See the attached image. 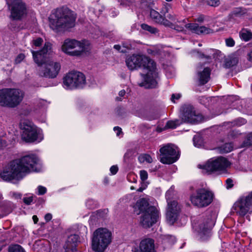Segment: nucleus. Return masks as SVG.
Returning a JSON list of instances; mask_svg holds the SVG:
<instances>
[{
  "mask_svg": "<svg viewBox=\"0 0 252 252\" xmlns=\"http://www.w3.org/2000/svg\"><path fill=\"white\" fill-rule=\"evenodd\" d=\"M198 46H202V44H201V43H199V44H198Z\"/></svg>",
  "mask_w": 252,
  "mask_h": 252,
  "instance_id": "0e129e2a",
  "label": "nucleus"
},
{
  "mask_svg": "<svg viewBox=\"0 0 252 252\" xmlns=\"http://www.w3.org/2000/svg\"><path fill=\"white\" fill-rule=\"evenodd\" d=\"M25 58V55L23 54H20L15 59V62L16 64L20 63Z\"/></svg>",
  "mask_w": 252,
  "mask_h": 252,
  "instance_id": "a19ab883",
  "label": "nucleus"
},
{
  "mask_svg": "<svg viewBox=\"0 0 252 252\" xmlns=\"http://www.w3.org/2000/svg\"><path fill=\"white\" fill-rule=\"evenodd\" d=\"M60 69V64L50 60L39 67L38 74L41 77L53 79L57 76Z\"/></svg>",
  "mask_w": 252,
  "mask_h": 252,
  "instance_id": "f8f14e48",
  "label": "nucleus"
},
{
  "mask_svg": "<svg viewBox=\"0 0 252 252\" xmlns=\"http://www.w3.org/2000/svg\"><path fill=\"white\" fill-rule=\"evenodd\" d=\"M244 144L245 146L252 145V132L247 135V138L244 142Z\"/></svg>",
  "mask_w": 252,
  "mask_h": 252,
  "instance_id": "c9c22d12",
  "label": "nucleus"
},
{
  "mask_svg": "<svg viewBox=\"0 0 252 252\" xmlns=\"http://www.w3.org/2000/svg\"><path fill=\"white\" fill-rule=\"evenodd\" d=\"M239 61V56L236 54H232L228 56L224 60V66L225 68H230L236 65Z\"/></svg>",
  "mask_w": 252,
  "mask_h": 252,
  "instance_id": "393cba45",
  "label": "nucleus"
},
{
  "mask_svg": "<svg viewBox=\"0 0 252 252\" xmlns=\"http://www.w3.org/2000/svg\"><path fill=\"white\" fill-rule=\"evenodd\" d=\"M22 130V139L27 142H40L43 136L40 129L36 127L32 122L24 120L20 123Z\"/></svg>",
  "mask_w": 252,
  "mask_h": 252,
  "instance_id": "39448f33",
  "label": "nucleus"
},
{
  "mask_svg": "<svg viewBox=\"0 0 252 252\" xmlns=\"http://www.w3.org/2000/svg\"><path fill=\"white\" fill-rule=\"evenodd\" d=\"M50 21L53 30L65 31L75 26L76 16L73 12L66 7L57 9Z\"/></svg>",
  "mask_w": 252,
  "mask_h": 252,
  "instance_id": "7ed1b4c3",
  "label": "nucleus"
},
{
  "mask_svg": "<svg viewBox=\"0 0 252 252\" xmlns=\"http://www.w3.org/2000/svg\"><path fill=\"white\" fill-rule=\"evenodd\" d=\"M233 148V145L231 143H226L222 146L219 147L217 149L220 153H227L231 152Z\"/></svg>",
  "mask_w": 252,
  "mask_h": 252,
  "instance_id": "c85d7f7f",
  "label": "nucleus"
},
{
  "mask_svg": "<svg viewBox=\"0 0 252 252\" xmlns=\"http://www.w3.org/2000/svg\"><path fill=\"white\" fill-rule=\"evenodd\" d=\"M213 194L204 188L199 189L196 191V194L191 196L192 204L198 207L202 208L208 206L213 201Z\"/></svg>",
  "mask_w": 252,
  "mask_h": 252,
  "instance_id": "1a4fd4ad",
  "label": "nucleus"
},
{
  "mask_svg": "<svg viewBox=\"0 0 252 252\" xmlns=\"http://www.w3.org/2000/svg\"><path fill=\"white\" fill-rule=\"evenodd\" d=\"M134 252H138V250H137V251H135Z\"/></svg>",
  "mask_w": 252,
  "mask_h": 252,
  "instance_id": "338daca9",
  "label": "nucleus"
},
{
  "mask_svg": "<svg viewBox=\"0 0 252 252\" xmlns=\"http://www.w3.org/2000/svg\"><path fill=\"white\" fill-rule=\"evenodd\" d=\"M159 152L160 161L163 164H172L179 158V154L176 147L172 144H167L161 147Z\"/></svg>",
  "mask_w": 252,
  "mask_h": 252,
  "instance_id": "9b49d317",
  "label": "nucleus"
},
{
  "mask_svg": "<svg viewBox=\"0 0 252 252\" xmlns=\"http://www.w3.org/2000/svg\"><path fill=\"white\" fill-rule=\"evenodd\" d=\"M141 27L143 30L147 31L151 34H156L157 33H158L159 32L158 29L146 24H142L141 25Z\"/></svg>",
  "mask_w": 252,
  "mask_h": 252,
  "instance_id": "c756f323",
  "label": "nucleus"
},
{
  "mask_svg": "<svg viewBox=\"0 0 252 252\" xmlns=\"http://www.w3.org/2000/svg\"><path fill=\"white\" fill-rule=\"evenodd\" d=\"M111 241V233L106 228L95 230L92 238V248L94 252H104Z\"/></svg>",
  "mask_w": 252,
  "mask_h": 252,
  "instance_id": "20e7f679",
  "label": "nucleus"
},
{
  "mask_svg": "<svg viewBox=\"0 0 252 252\" xmlns=\"http://www.w3.org/2000/svg\"><path fill=\"white\" fill-rule=\"evenodd\" d=\"M52 218V216L51 214L48 213L45 215L44 217V219L46 220V221H50Z\"/></svg>",
  "mask_w": 252,
  "mask_h": 252,
  "instance_id": "864d4df0",
  "label": "nucleus"
},
{
  "mask_svg": "<svg viewBox=\"0 0 252 252\" xmlns=\"http://www.w3.org/2000/svg\"><path fill=\"white\" fill-rule=\"evenodd\" d=\"M43 42V39L41 37H38L35 39L32 40V44L36 47H39Z\"/></svg>",
  "mask_w": 252,
  "mask_h": 252,
  "instance_id": "58836bf2",
  "label": "nucleus"
},
{
  "mask_svg": "<svg viewBox=\"0 0 252 252\" xmlns=\"http://www.w3.org/2000/svg\"><path fill=\"white\" fill-rule=\"evenodd\" d=\"M78 241V236L77 235L73 234L68 236L64 245L66 252H76Z\"/></svg>",
  "mask_w": 252,
  "mask_h": 252,
  "instance_id": "5701e85b",
  "label": "nucleus"
},
{
  "mask_svg": "<svg viewBox=\"0 0 252 252\" xmlns=\"http://www.w3.org/2000/svg\"><path fill=\"white\" fill-rule=\"evenodd\" d=\"M202 68L201 64H199L197 67V77L200 85H203L206 84L210 78V69L209 67H205L202 70Z\"/></svg>",
  "mask_w": 252,
  "mask_h": 252,
  "instance_id": "aec40b11",
  "label": "nucleus"
},
{
  "mask_svg": "<svg viewBox=\"0 0 252 252\" xmlns=\"http://www.w3.org/2000/svg\"><path fill=\"white\" fill-rule=\"evenodd\" d=\"M7 4L10 9V18L20 20L27 14V7L22 0H7Z\"/></svg>",
  "mask_w": 252,
  "mask_h": 252,
  "instance_id": "9d476101",
  "label": "nucleus"
},
{
  "mask_svg": "<svg viewBox=\"0 0 252 252\" xmlns=\"http://www.w3.org/2000/svg\"><path fill=\"white\" fill-rule=\"evenodd\" d=\"M123 47L126 48L128 50H131L133 48L132 45L130 43L125 42L123 43Z\"/></svg>",
  "mask_w": 252,
  "mask_h": 252,
  "instance_id": "8fccbe9b",
  "label": "nucleus"
},
{
  "mask_svg": "<svg viewBox=\"0 0 252 252\" xmlns=\"http://www.w3.org/2000/svg\"><path fill=\"white\" fill-rule=\"evenodd\" d=\"M150 17L157 23L163 25L165 26H171L172 25L171 22H169L168 19L163 17V16L161 15L158 12L154 9H152L150 11Z\"/></svg>",
  "mask_w": 252,
  "mask_h": 252,
  "instance_id": "b1692460",
  "label": "nucleus"
},
{
  "mask_svg": "<svg viewBox=\"0 0 252 252\" xmlns=\"http://www.w3.org/2000/svg\"><path fill=\"white\" fill-rule=\"evenodd\" d=\"M32 219H33V220L34 223H36L38 220V219L37 217L35 215L33 216Z\"/></svg>",
  "mask_w": 252,
  "mask_h": 252,
  "instance_id": "4d7b16f0",
  "label": "nucleus"
},
{
  "mask_svg": "<svg viewBox=\"0 0 252 252\" xmlns=\"http://www.w3.org/2000/svg\"><path fill=\"white\" fill-rule=\"evenodd\" d=\"M185 27L186 29L198 34H209L213 32V30L205 26H199L196 23L186 24Z\"/></svg>",
  "mask_w": 252,
  "mask_h": 252,
  "instance_id": "412c9836",
  "label": "nucleus"
},
{
  "mask_svg": "<svg viewBox=\"0 0 252 252\" xmlns=\"http://www.w3.org/2000/svg\"><path fill=\"white\" fill-rule=\"evenodd\" d=\"M251 195H252V191L251 192Z\"/></svg>",
  "mask_w": 252,
  "mask_h": 252,
  "instance_id": "774afa93",
  "label": "nucleus"
},
{
  "mask_svg": "<svg viewBox=\"0 0 252 252\" xmlns=\"http://www.w3.org/2000/svg\"><path fill=\"white\" fill-rule=\"evenodd\" d=\"M9 252H25L23 248L19 245L10 246L8 249Z\"/></svg>",
  "mask_w": 252,
  "mask_h": 252,
  "instance_id": "473e14b6",
  "label": "nucleus"
},
{
  "mask_svg": "<svg viewBox=\"0 0 252 252\" xmlns=\"http://www.w3.org/2000/svg\"><path fill=\"white\" fill-rule=\"evenodd\" d=\"M241 38L245 41H248L252 38V32L246 29H243L239 33Z\"/></svg>",
  "mask_w": 252,
  "mask_h": 252,
  "instance_id": "cd10ccee",
  "label": "nucleus"
},
{
  "mask_svg": "<svg viewBox=\"0 0 252 252\" xmlns=\"http://www.w3.org/2000/svg\"><path fill=\"white\" fill-rule=\"evenodd\" d=\"M86 83L84 75L78 71H71L65 77L63 83L67 88H82Z\"/></svg>",
  "mask_w": 252,
  "mask_h": 252,
  "instance_id": "ddd939ff",
  "label": "nucleus"
},
{
  "mask_svg": "<svg viewBox=\"0 0 252 252\" xmlns=\"http://www.w3.org/2000/svg\"><path fill=\"white\" fill-rule=\"evenodd\" d=\"M226 45L229 47H232L235 44L234 40L231 38H227L225 39Z\"/></svg>",
  "mask_w": 252,
  "mask_h": 252,
  "instance_id": "79ce46f5",
  "label": "nucleus"
},
{
  "mask_svg": "<svg viewBox=\"0 0 252 252\" xmlns=\"http://www.w3.org/2000/svg\"><path fill=\"white\" fill-rule=\"evenodd\" d=\"M32 53L34 61L40 67L47 62V61L50 60L49 57L53 53L52 44L49 42H46L41 50L38 51L32 50Z\"/></svg>",
  "mask_w": 252,
  "mask_h": 252,
  "instance_id": "4468645a",
  "label": "nucleus"
},
{
  "mask_svg": "<svg viewBox=\"0 0 252 252\" xmlns=\"http://www.w3.org/2000/svg\"><path fill=\"white\" fill-rule=\"evenodd\" d=\"M198 117L191 105H185L182 107L180 118L183 123H195L198 121Z\"/></svg>",
  "mask_w": 252,
  "mask_h": 252,
  "instance_id": "6ab92c4d",
  "label": "nucleus"
},
{
  "mask_svg": "<svg viewBox=\"0 0 252 252\" xmlns=\"http://www.w3.org/2000/svg\"><path fill=\"white\" fill-rule=\"evenodd\" d=\"M139 252H156L155 241L151 238H145L141 241L139 246Z\"/></svg>",
  "mask_w": 252,
  "mask_h": 252,
  "instance_id": "4be33fe9",
  "label": "nucleus"
},
{
  "mask_svg": "<svg viewBox=\"0 0 252 252\" xmlns=\"http://www.w3.org/2000/svg\"><path fill=\"white\" fill-rule=\"evenodd\" d=\"M126 63L127 67L131 70L140 67L147 70L146 74H141L143 81L139 84L140 86L147 89L156 87L158 73L156 63L153 60L144 55L134 54L127 57Z\"/></svg>",
  "mask_w": 252,
  "mask_h": 252,
  "instance_id": "f03ea898",
  "label": "nucleus"
},
{
  "mask_svg": "<svg viewBox=\"0 0 252 252\" xmlns=\"http://www.w3.org/2000/svg\"><path fill=\"white\" fill-rule=\"evenodd\" d=\"M246 123V120L243 118H239L236 121V125L239 126L244 125Z\"/></svg>",
  "mask_w": 252,
  "mask_h": 252,
  "instance_id": "a18cd8bd",
  "label": "nucleus"
},
{
  "mask_svg": "<svg viewBox=\"0 0 252 252\" xmlns=\"http://www.w3.org/2000/svg\"><path fill=\"white\" fill-rule=\"evenodd\" d=\"M249 60L252 62V50L248 54Z\"/></svg>",
  "mask_w": 252,
  "mask_h": 252,
  "instance_id": "13d9d810",
  "label": "nucleus"
},
{
  "mask_svg": "<svg viewBox=\"0 0 252 252\" xmlns=\"http://www.w3.org/2000/svg\"><path fill=\"white\" fill-rule=\"evenodd\" d=\"M143 190V189L142 188H139L137 189V191H139V192H142Z\"/></svg>",
  "mask_w": 252,
  "mask_h": 252,
  "instance_id": "680f3d73",
  "label": "nucleus"
},
{
  "mask_svg": "<svg viewBox=\"0 0 252 252\" xmlns=\"http://www.w3.org/2000/svg\"><path fill=\"white\" fill-rule=\"evenodd\" d=\"M46 188L39 186L38 187V195H43L46 192Z\"/></svg>",
  "mask_w": 252,
  "mask_h": 252,
  "instance_id": "37998d69",
  "label": "nucleus"
},
{
  "mask_svg": "<svg viewBox=\"0 0 252 252\" xmlns=\"http://www.w3.org/2000/svg\"><path fill=\"white\" fill-rule=\"evenodd\" d=\"M110 172L113 175L116 174V173L118 172V167L116 165H113L111 166V167L110 169Z\"/></svg>",
  "mask_w": 252,
  "mask_h": 252,
  "instance_id": "09e8293b",
  "label": "nucleus"
},
{
  "mask_svg": "<svg viewBox=\"0 0 252 252\" xmlns=\"http://www.w3.org/2000/svg\"><path fill=\"white\" fill-rule=\"evenodd\" d=\"M136 206L142 214L145 213L152 206L149 205L148 201L145 198H141L138 200Z\"/></svg>",
  "mask_w": 252,
  "mask_h": 252,
  "instance_id": "bb28decb",
  "label": "nucleus"
},
{
  "mask_svg": "<svg viewBox=\"0 0 252 252\" xmlns=\"http://www.w3.org/2000/svg\"><path fill=\"white\" fill-rule=\"evenodd\" d=\"M171 24L172 25L171 26H168L172 29H174L179 32H183L184 30V28L182 25H176L171 22Z\"/></svg>",
  "mask_w": 252,
  "mask_h": 252,
  "instance_id": "e433bc0d",
  "label": "nucleus"
},
{
  "mask_svg": "<svg viewBox=\"0 0 252 252\" xmlns=\"http://www.w3.org/2000/svg\"><path fill=\"white\" fill-rule=\"evenodd\" d=\"M159 211L155 207L151 206L145 213L142 214L140 223L144 228H149L156 223L159 219Z\"/></svg>",
  "mask_w": 252,
  "mask_h": 252,
  "instance_id": "f3484780",
  "label": "nucleus"
},
{
  "mask_svg": "<svg viewBox=\"0 0 252 252\" xmlns=\"http://www.w3.org/2000/svg\"><path fill=\"white\" fill-rule=\"evenodd\" d=\"M140 176L141 180L144 182L148 178V173L146 170H142L140 171Z\"/></svg>",
  "mask_w": 252,
  "mask_h": 252,
  "instance_id": "4c0bfd02",
  "label": "nucleus"
},
{
  "mask_svg": "<svg viewBox=\"0 0 252 252\" xmlns=\"http://www.w3.org/2000/svg\"><path fill=\"white\" fill-rule=\"evenodd\" d=\"M140 162H143L146 161L148 163H151L153 161L152 157L148 154L141 155L139 157Z\"/></svg>",
  "mask_w": 252,
  "mask_h": 252,
  "instance_id": "72a5a7b5",
  "label": "nucleus"
},
{
  "mask_svg": "<svg viewBox=\"0 0 252 252\" xmlns=\"http://www.w3.org/2000/svg\"><path fill=\"white\" fill-rule=\"evenodd\" d=\"M39 159L34 155H26L11 161L6 169L0 174L5 181L20 180L32 172L38 171Z\"/></svg>",
  "mask_w": 252,
  "mask_h": 252,
  "instance_id": "f257e3e1",
  "label": "nucleus"
},
{
  "mask_svg": "<svg viewBox=\"0 0 252 252\" xmlns=\"http://www.w3.org/2000/svg\"><path fill=\"white\" fill-rule=\"evenodd\" d=\"M114 48L118 51H120V49L121 48V47L119 45H115L114 46Z\"/></svg>",
  "mask_w": 252,
  "mask_h": 252,
  "instance_id": "bf43d9fd",
  "label": "nucleus"
},
{
  "mask_svg": "<svg viewBox=\"0 0 252 252\" xmlns=\"http://www.w3.org/2000/svg\"><path fill=\"white\" fill-rule=\"evenodd\" d=\"M180 97H181V95L180 94H173L172 95L171 100H172V101H174V99H178L180 98Z\"/></svg>",
  "mask_w": 252,
  "mask_h": 252,
  "instance_id": "5fc2aeb1",
  "label": "nucleus"
},
{
  "mask_svg": "<svg viewBox=\"0 0 252 252\" xmlns=\"http://www.w3.org/2000/svg\"><path fill=\"white\" fill-rule=\"evenodd\" d=\"M165 18H166L168 19V21L172 23H174L176 24L177 22L180 23L179 21L176 18V15L174 14H172L171 13H168L166 15H164V17Z\"/></svg>",
  "mask_w": 252,
  "mask_h": 252,
  "instance_id": "f704fd0d",
  "label": "nucleus"
},
{
  "mask_svg": "<svg viewBox=\"0 0 252 252\" xmlns=\"http://www.w3.org/2000/svg\"><path fill=\"white\" fill-rule=\"evenodd\" d=\"M114 130L117 132V136H119L120 133L122 132V129L119 126L114 127Z\"/></svg>",
  "mask_w": 252,
  "mask_h": 252,
  "instance_id": "603ef678",
  "label": "nucleus"
},
{
  "mask_svg": "<svg viewBox=\"0 0 252 252\" xmlns=\"http://www.w3.org/2000/svg\"><path fill=\"white\" fill-rule=\"evenodd\" d=\"M121 52H124H124H126V51L125 50H122V51H121Z\"/></svg>",
  "mask_w": 252,
  "mask_h": 252,
  "instance_id": "e2e57ef3",
  "label": "nucleus"
},
{
  "mask_svg": "<svg viewBox=\"0 0 252 252\" xmlns=\"http://www.w3.org/2000/svg\"><path fill=\"white\" fill-rule=\"evenodd\" d=\"M226 188L227 189L232 188L233 186V181L232 179L228 178L226 180Z\"/></svg>",
  "mask_w": 252,
  "mask_h": 252,
  "instance_id": "c03bdc74",
  "label": "nucleus"
},
{
  "mask_svg": "<svg viewBox=\"0 0 252 252\" xmlns=\"http://www.w3.org/2000/svg\"><path fill=\"white\" fill-rule=\"evenodd\" d=\"M197 54V56L200 59H205L206 60L207 63H210L212 60V55L215 58V55L218 51L213 49H210L207 50V53L208 55L199 52L198 51H195Z\"/></svg>",
  "mask_w": 252,
  "mask_h": 252,
  "instance_id": "a878e982",
  "label": "nucleus"
},
{
  "mask_svg": "<svg viewBox=\"0 0 252 252\" xmlns=\"http://www.w3.org/2000/svg\"><path fill=\"white\" fill-rule=\"evenodd\" d=\"M5 145V142L0 139V148L2 147Z\"/></svg>",
  "mask_w": 252,
  "mask_h": 252,
  "instance_id": "052dcab7",
  "label": "nucleus"
},
{
  "mask_svg": "<svg viewBox=\"0 0 252 252\" xmlns=\"http://www.w3.org/2000/svg\"><path fill=\"white\" fill-rule=\"evenodd\" d=\"M174 191L172 189L168 190L165 197L168 203L166 219L168 223L172 225L178 220L180 212V207L178 203L173 200Z\"/></svg>",
  "mask_w": 252,
  "mask_h": 252,
  "instance_id": "0eeeda50",
  "label": "nucleus"
},
{
  "mask_svg": "<svg viewBox=\"0 0 252 252\" xmlns=\"http://www.w3.org/2000/svg\"><path fill=\"white\" fill-rule=\"evenodd\" d=\"M126 94V91L124 90H122L119 93V96H117L116 99L118 101H122L121 97H123Z\"/></svg>",
  "mask_w": 252,
  "mask_h": 252,
  "instance_id": "49530a36",
  "label": "nucleus"
},
{
  "mask_svg": "<svg viewBox=\"0 0 252 252\" xmlns=\"http://www.w3.org/2000/svg\"><path fill=\"white\" fill-rule=\"evenodd\" d=\"M12 196L16 199L21 198V194H20V193H16V192H13Z\"/></svg>",
  "mask_w": 252,
  "mask_h": 252,
  "instance_id": "6e6d98bb",
  "label": "nucleus"
},
{
  "mask_svg": "<svg viewBox=\"0 0 252 252\" xmlns=\"http://www.w3.org/2000/svg\"><path fill=\"white\" fill-rule=\"evenodd\" d=\"M230 165L226 158L220 157L214 160H209L205 164H199L198 167L202 169L204 174H211L215 171L225 169Z\"/></svg>",
  "mask_w": 252,
  "mask_h": 252,
  "instance_id": "6e6552de",
  "label": "nucleus"
},
{
  "mask_svg": "<svg viewBox=\"0 0 252 252\" xmlns=\"http://www.w3.org/2000/svg\"><path fill=\"white\" fill-rule=\"evenodd\" d=\"M204 20V16L202 15H199L198 17L194 19L195 21L201 23Z\"/></svg>",
  "mask_w": 252,
  "mask_h": 252,
  "instance_id": "3c124183",
  "label": "nucleus"
},
{
  "mask_svg": "<svg viewBox=\"0 0 252 252\" xmlns=\"http://www.w3.org/2000/svg\"><path fill=\"white\" fill-rule=\"evenodd\" d=\"M207 3L211 6H217L220 2L219 0H207Z\"/></svg>",
  "mask_w": 252,
  "mask_h": 252,
  "instance_id": "ea45409f",
  "label": "nucleus"
},
{
  "mask_svg": "<svg viewBox=\"0 0 252 252\" xmlns=\"http://www.w3.org/2000/svg\"><path fill=\"white\" fill-rule=\"evenodd\" d=\"M192 221L193 228L200 234L204 235L208 234L215 225V220L212 219L210 215L199 221L193 220Z\"/></svg>",
  "mask_w": 252,
  "mask_h": 252,
  "instance_id": "dca6fc26",
  "label": "nucleus"
},
{
  "mask_svg": "<svg viewBox=\"0 0 252 252\" xmlns=\"http://www.w3.org/2000/svg\"><path fill=\"white\" fill-rule=\"evenodd\" d=\"M7 107L14 108L22 101L24 93L18 89L6 88Z\"/></svg>",
  "mask_w": 252,
  "mask_h": 252,
  "instance_id": "a211bd4d",
  "label": "nucleus"
},
{
  "mask_svg": "<svg viewBox=\"0 0 252 252\" xmlns=\"http://www.w3.org/2000/svg\"><path fill=\"white\" fill-rule=\"evenodd\" d=\"M233 209L237 214L244 216L247 213L252 211V195L250 193L245 197H241L236 201Z\"/></svg>",
  "mask_w": 252,
  "mask_h": 252,
  "instance_id": "2eb2a0df",
  "label": "nucleus"
},
{
  "mask_svg": "<svg viewBox=\"0 0 252 252\" xmlns=\"http://www.w3.org/2000/svg\"><path fill=\"white\" fill-rule=\"evenodd\" d=\"M167 1H171L172 0H166Z\"/></svg>",
  "mask_w": 252,
  "mask_h": 252,
  "instance_id": "69168bd1",
  "label": "nucleus"
},
{
  "mask_svg": "<svg viewBox=\"0 0 252 252\" xmlns=\"http://www.w3.org/2000/svg\"><path fill=\"white\" fill-rule=\"evenodd\" d=\"M32 200V197H25L23 198L24 202L27 205H30Z\"/></svg>",
  "mask_w": 252,
  "mask_h": 252,
  "instance_id": "de8ad7c7",
  "label": "nucleus"
},
{
  "mask_svg": "<svg viewBox=\"0 0 252 252\" xmlns=\"http://www.w3.org/2000/svg\"><path fill=\"white\" fill-rule=\"evenodd\" d=\"M6 88L0 90V105L7 106Z\"/></svg>",
  "mask_w": 252,
  "mask_h": 252,
  "instance_id": "7c9ffc66",
  "label": "nucleus"
},
{
  "mask_svg": "<svg viewBox=\"0 0 252 252\" xmlns=\"http://www.w3.org/2000/svg\"><path fill=\"white\" fill-rule=\"evenodd\" d=\"M89 43L84 40L82 42L75 39H66L62 45V51L71 56H79L83 52H87L89 50Z\"/></svg>",
  "mask_w": 252,
  "mask_h": 252,
  "instance_id": "423d86ee",
  "label": "nucleus"
},
{
  "mask_svg": "<svg viewBox=\"0 0 252 252\" xmlns=\"http://www.w3.org/2000/svg\"><path fill=\"white\" fill-rule=\"evenodd\" d=\"M183 122L179 120H175L174 121H168L165 126L169 128H175L177 126H180Z\"/></svg>",
  "mask_w": 252,
  "mask_h": 252,
  "instance_id": "2f4dec72",
  "label": "nucleus"
}]
</instances>
